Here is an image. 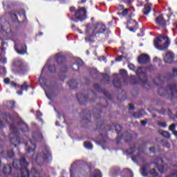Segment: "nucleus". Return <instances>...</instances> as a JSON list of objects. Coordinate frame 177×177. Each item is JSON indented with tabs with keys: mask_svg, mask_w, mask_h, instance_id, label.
I'll use <instances>...</instances> for the list:
<instances>
[{
	"mask_svg": "<svg viewBox=\"0 0 177 177\" xmlns=\"http://www.w3.org/2000/svg\"><path fill=\"white\" fill-rule=\"evenodd\" d=\"M151 12V7L149 5H145V8L143 9V13L144 15H149Z\"/></svg>",
	"mask_w": 177,
	"mask_h": 177,
	"instance_id": "ddd939ff",
	"label": "nucleus"
},
{
	"mask_svg": "<svg viewBox=\"0 0 177 177\" xmlns=\"http://www.w3.org/2000/svg\"><path fill=\"white\" fill-rule=\"evenodd\" d=\"M3 172L4 174H6L7 175H9L10 172H12V167L10 165H7L3 168Z\"/></svg>",
	"mask_w": 177,
	"mask_h": 177,
	"instance_id": "f8f14e48",
	"label": "nucleus"
},
{
	"mask_svg": "<svg viewBox=\"0 0 177 177\" xmlns=\"http://www.w3.org/2000/svg\"><path fill=\"white\" fill-rule=\"evenodd\" d=\"M129 110H133V104H129Z\"/></svg>",
	"mask_w": 177,
	"mask_h": 177,
	"instance_id": "58836bf2",
	"label": "nucleus"
},
{
	"mask_svg": "<svg viewBox=\"0 0 177 177\" xmlns=\"http://www.w3.org/2000/svg\"><path fill=\"white\" fill-rule=\"evenodd\" d=\"M162 91V89H160L158 91V93L161 95V96H165V94H162L160 92Z\"/></svg>",
	"mask_w": 177,
	"mask_h": 177,
	"instance_id": "ea45409f",
	"label": "nucleus"
},
{
	"mask_svg": "<svg viewBox=\"0 0 177 177\" xmlns=\"http://www.w3.org/2000/svg\"><path fill=\"white\" fill-rule=\"evenodd\" d=\"M73 84L74 85H76V84H77V82H75V80H71V81H70L69 85H70L71 87H73Z\"/></svg>",
	"mask_w": 177,
	"mask_h": 177,
	"instance_id": "a878e982",
	"label": "nucleus"
},
{
	"mask_svg": "<svg viewBox=\"0 0 177 177\" xmlns=\"http://www.w3.org/2000/svg\"><path fill=\"white\" fill-rule=\"evenodd\" d=\"M70 12H71V13H74V12H75V7H71L70 8Z\"/></svg>",
	"mask_w": 177,
	"mask_h": 177,
	"instance_id": "c9c22d12",
	"label": "nucleus"
},
{
	"mask_svg": "<svg viewBox=\"0 0 177 177\" xmlns=\"http://www.w3.org/2000/svg\"><path fill=\"white\" fill-rule=\"evenodd\" d=\"M138 63L140 64H145L150 62V57L147 54H142L138 57Z\"/></svg>",
	"mask_w": 177,
	"mask_h": 177,
	"instance_id": "423d86ee",
	"label": "nucleus"
},
{
	"mask_svg": "<svg viewBox=\"0 0 177 177\" xmlns=\"http://www.w3.org/2000/svg\"><path fill=\"white\" fill-rule=\"evenodd\" d=\"M106 30V26L103 24H97L93 29H92V25H88L86 29V41H93V37H96L97 34H102Z\"/></svg>",
	"mask_w": 177,
	"mask_h": 177,
	"instance_id": "f257e3e1",
	"label": "nucleus"
},
{
	"mask_svg": "<svg viewBox=\"0 0 177 177\" xmlns=\"http://www.w3.org/2000/svg\"><path fill=\"white\" fill-rule=\"evenodd\" d=\"M10 79L6 78L4 79V84H10Z\"/></svg>",
	"mask_w": 177,
	"mask_h": 177,
	"instance_id": "2f4dec72",
	"label": "nucleus"
},
{
	"mask_svg": "<svg viewBox=\"0 0 177 177\" xmlns=\"http://www.w3.org/2000/svg\"><path fill=\"white\" fill-rule=\"evenodd\" d=\"M104 78L105 80H109V75H107V74H105V75H104Z\"/></svg>",
	"mask_w": 177,
	"mask_h": 177,
	"instance_id": "79ce46f5",
	"label": "nucleus"
},
{
	"mask_svg": "<svg viewBox=\"0 0 177 177\" xmlns=\"http://www.w3.org/2000/svg\"><path fill=\"white\" fill-rule=\"evenodd\" d=\"M27 88H28V85H27V82H24V84L23 85H21V90L27 91Z\"/></svg>",
	"mask_w": 177,
	"mask_h": 177,
	"instance_id": "b1692460",
	"label": "nucleus"
},
{
	"mask_svg": "<svg viewBox=\"0 0 177 177\" xmlns=\"http://www.w3.org/2000/svg\"><path fill=\"white\" fill-rule=\"evenodd\" d=\"M129 68H130V70H135V65H133L132 64H129Z\"/></svg>",
	"mask_w": 177,
	"mask_h": 177,
	"instance_id": "bb28decb",
	"label": "nucleus"
},
{
	"mask_svg": "<svg viewBox=\"0 0 177 177\" xmlns=\"http://www.w3.org/2000/svg\"><path fill=\"white\" fill-rule=\"evenodd\" d=\"M35 150V145L32 144V142L29 141L27 142V151L28 153H31Z\"/></svg>",
	"mask_w": 177,
	"mask_h": 177,
	"instance_id": "9d476101",
	"label": "nucleus"
},
{
	"mask_svg": "<svg viewBox=\"0 0 177 177\" xmlns=\"http://www.w3.org/2000/svg\"><path fill=\"white\" fill-rule=\"evenodd\" d=\"M174 75H176V74H177V68H174Z\"/></svg>",
	"mask_w": 177,
	"mask_h": 177,
	"instance_id": "c03bdc74",
	"label": "nucleus"
},
{
	"mask_svg": "<svg viewBox=\"0 0 177 177\" xmlns=\"http://www.w3.org/2000/svg\"><path fill=\"white\" fill-rule=\"evenodd\" d=\"M1 160H0V167H1Z\"/></svg>",
	"mask_w": 177,
	"mask_h": 177,
	"instance_id": "4d7b16f0",
	"label": "nucleus"
},
{
	"mask_svg": "<svg viewBox=\"0 0 177 177\" xmlns=\"http://www.w3.org/2000/svg\"><path fill=\"white\" fill-rule=\"evenodd\" d=\"M75 16L77 17V19L80 20L85 19V17H86V10L85 8H80L77 10L75 13Z\"/></svg>",
	"mask_w": 177,
	"mask_h": 177,
	"instance_id": "7ed1b4c3",
	"label": "nucleus"
},
{
	"mask_svg": "<svg viewBox=\"0 0 177 177\" xmlns=\"http://www.w3.org/2000/svg\"><path fill=\"white\" fill-rule=\"evenodd\" d=\"M93 177H102V173L98 169H96L93 171Z\"/></svg>",
	"mask_w": 177,
	"mask_h": 177,
	"instance_id": "f3484780",
	"label": "nucleus"
},
{
	"mask_svg": "<svg viewBox=\"0 0 177 177\" xmlns=\"http://www.w3.org/2000/svg\"><path fill=\"white\" fill-rule=\"evenodd\" d=\"M121 60H122V56H121V55L118 56V57L115 59V61H116V62H121Z\"/></svg>",
	"mask_w": 177,
	"mask_h": 177,
	"instance_id": "7c9ffc66",
	"label": "nucleus"
},
{
	"mask_svg": "<svg viewBox=\"0 0 177 177\" xmlns=\"http://www.w3.org/2000/svg\"><path fill=\"white\" fill-rule=\"evenodd\" d=\"M37 115H42V113H41V111H37Z\"/></svg>",
	"mask_w": 177,
	"mask_h": 177,
	"instance_id": "49530a36",
	"label": "nucleus"
},
{
	"mask_svg": "<svg viewBox=\"0 0 177 177\" xmlns=\"http://www.w3.org/2000/svg\"><path fill=\"white\" fill-rule=\"evenodd\" d=\"M142 176H146V174L145 173V168L142 169Z\"/></svg>",
	"mask_w": 177,
	"mask_h": 177,
	"instance_id": "4c0bfd02",
	"label": "nucleus"
},
{
	"mask_svg": "<svg viewBox=\"0 0 177 177\" xmlns=\"http://www.w3.org/2000/svg\"><path fill=\"white\" fill-rule=\"evenodd\" d=\"M150 151H154V148L153 147H151L149 149Z\"/></svg>",
	"mask_w": 177,
	"mask_h": 177,
	"instance_id": "8fccbe9b",
	"label": "nucleus"
},
{
	"mask_svg": "<svg viewBox=\"0 0 177 177\" xmlns=\"http://www.w3.org/2000/svg\"><path fill=\"white\" fill-rule=\"evenodd\" d=\"M18 95H23L22 92H17Z\"/></svg>",
	"mask_w": 177,
	"mask_h": 177,
	"instance_id": "3c124183",
	"label": "nucleus"
},
{
	"mask_svg": "<svg viewBox=\"0 0 177 177\" xmlns=\"http://www.w3.org/2000/svg\"><path fill=\"white\" fill-rule=\"evenodd\" d=\"M156 23L160 24V26H165V24H167V21L162 15H160L156 18Z\"/></svg>",
	"mask_w": 177,
	"mask_h": 177,
	"instance_id": "1a4fd4ad",
	"label": "nucleus"
},
{
	"mask_svg": "<svg viewBox=\"0 0 177 177\" xmlns=\"http://www.w3.org/2000/svg\"><path fill=\"white\" fill-rule=\"evenodd\" d=\"M84 147L86 149H88V150H91V149H93V145L91 142H84Z\"/></svg>",
	"mask_w": 177,
	"mask_h": 177,
	"instance_id": "6ab92c4d",
	"label": "nucleus"
},
{
	"mask_svg": "<svg viewBox=\"0 0 177 177\" xmlns=\"http://www.w3.org/2000/svg\"><path fill=\"white\" fill-rule=\"evenodd\" d=\"M11 143L15 146H17V145H20V139L18 137H15L11 139Z\"/></svg>",
	"mask_w": 177,
	"mask_h": 177,
	"instance_id": "4468645a",
	"label": "nucleus"
},
{
	"mask_svg": "<svg viewBox=\"0 0 177 177\" xmlns=\"http://www.w3.org/2000/svg\"><path fill=\"white\" fill-rule=\"evenodd\" d=\"M174 136H177V131H173Z\"/></svg>",
	"mask_w": 177,
	"mask_h": 177,
	"instance_id": "09e8293b",
	"label": "nucleus"
},
{
	"mask_svg": "<svg viewBox=\"0 0 177 177\" xmlns=\"http://www.w3.org/2000/svg\"><path fill=\"white\" fill-rule=\"evenodd\" d=\"M42 139H44V137L42 136V134H39V136L37 137V140L39 142H41V140H42Z\"/></svg>",
	"mask_w": 177,
	"mask_h": 177,
	"instance_id": "cd10ccee",
	"label": "nucleus"
},
{
	"mask_svg": "<svg viewBox=\"0 0 177 177\" xmlns=\"http://www.w3.org/2000/svg\"><path fill=\"white\" fill-rule=\"evenodd\" d=\"M11 85H12V86H16V82H12Z\"/></svg>",
	"mask_w": 177,
	"mask_h": 177,
	"instance_id": "a18cd8bd",
	"label": "nucleus"
},
{
	"mask_svg": "<svg viewBox=\"0 0 177 177\" xmlns=\"http://www.w3.org/2000/svg\"><path fill=\"white\" fill-rule=\"evenodd\" d=\"M131 139H132V136L131 135H129L128 139H127V140H131Z\"/></svg>",
	"mask_w": 177,
	"mask_h": 177,
	"instance_id": "de8ad7c7",
	"label": "nucleus"
},
{
	"mask_svg": "<svg viewBox=\"0 0 177 177\" xmlns=\"http://www.w3.org/2000/svg\"><path fill=\"white\" fill-rule=\"evenodd\" d=\"M128 12H129V9L127 8L122 12V15H128Z\"/></svg>",
	"mask_w": 177,
	"mask_h": 177,
	"instance_id": "473e14b6",
	"label": "nucleus"
},
{
	"mask_svg": "<svg viewBox=\"0 0 177 177\" xmlns=\"http://www.w3.org/2000/svg\"><path fill=\"white\" fill-rule=\"evenodd\" d=\"M72 68H73L74 70H78V65L75 64H73Z\"/></svg>",
	"mask_w": 177,
	"mask_h": 177,
	"instance_id": "72a5a7b5",
	"label": "nucleus"
},
{
	"mask_svg": "<svg viewBox=\"0 0 177 177\" xmlns=\"http://www.w3.org/2000/svg\"><path fill=\"white\" fill-rule=\"evenodd\" d=\"M1 50L0 62H2V63H6V58L5 57V48H3V45L1 46Z\"/></svg>",
	"mask_w": 177,
	"mask_h": 177,
	"instance_id": "6e6552de",
	"label": "nucleus"
},
{
	"mask_svg": "<svg viewBox=\"0 0 177 177\" xmlns=\"http://www.w3.org/2000/svg\"><path fill=\"white\" fill-rule=\"evenodd\" d=\"M121 75H123L124 77H125V75H127V71H125L124 69H121L120 71Z\"/></svg>",
	"mask_w": 177,
	"mask_h": 177,
	"instance_id": "393cba45",
	"label": "nucleus"
},
{
	"mask_svg": "<svg viewBox=\"0 0 177 177\" xmlns=\"http://www.w3.org/2000/svg\"><path fill=\"white\" fill-rule=\"evenodd\" d=\"M131 82H136V77L135 76H132Z\"/></svg>",
	"mask_w": 177,
	"mask_h": 177,
	"instance_id": "e433bc0d",
	"label": "nucleus"
},
{
	"mask_svg": "<svg viewBox=\"0 0 177 177\" xmlns=\"http://www.w3.org/2000/svg\"><path fill=\"white\" fill-rule=\"evenodd\" d=\"M154 46L158 50H165L169 46V39L168 37L160 35L156 40L154 41Z\"/></svg>",
	"mask_w": 177,
	"mask_h": 177,
	"instance_id": "f03ea898",
	"label": "nucleus"
},
{
	"mask_svg": "<svg viewBox=\"0 0 177 177\" xmlns=\"http://www.w3.org/2000/svg\"><path fill=\"white\" fill-rule=\"evenodd\" d=\"M16 66H19V64H16Z\"/></svg>",
	"mask_w": 177,
	"mask_h": 177,
	"instance_id": "13d9d810",
	"label": "nucleus"
},
{
	"mask_svg": "<svg viewBox=\"0 0 177 177\" xmlns=\"http://www.w3.org/2000/svg\"><path fill=\"white\" fill-rule=\"evenodd\" d=\"M13 167H16V162H13Z\"/></svg>",
	"mask_w": 177,
	"mask_h": 177,
	"instance_id": "603ef678",
	"label": "nucleus"
},
{
	"mask_svg": "<svg viewBox=\"0 0 177 177\" xmlns=\"http://www.w3.org/2000/svg\"><path fill=\"white\" fill-rule=\"evenodd\" d=\"M159 133L160 135H162V136H164L165 138H171V134L168 131H160Z\"/></svg>",
	"mask_w": 177,
	"mask_h": 177,
	"instance_id": "dca6fc26",
	"label": "nucleus"
},
{
	"mask_svg": "<svg viewBox=\"0 0 177 177\" xmlns=\"http://www.w3.org/2000/svg\"><path fill=\"white\" fill-rule=\"evenodd\" d=\"M113 129H115L116 132H120L119 129H121V126L118 124H112V126L110 127V131H113Z\"/></svg>",
	"mask_w": 177,
	"mask_h": 177,
	"instance_id": "2eb2a0df",
	"label": "nucleus"
},
{
	"mask_svg": "<svg viewBox=\"0 0 177 177\" xmlns=\"http://www.w3.org/2000/svg\"><path fill=\"white\" fill-rule=\"evenodd\" d=\"M130 31H133V28H131V29H130Z\"/></svg>",
	"mask_w": 177,
	"mask_h": 177,
	"instance_id": "864d4df0",
	"label": "nucleus"
},
{
	"mask_svg": "<svg viewBox=\"0 0 177 177\" xmlns=\"http://www.w3.org/2000/svg\"><path fill=\"white\" fill-rule=\"evenodd\" d=\"M140 78H142V77H143V79H141V81H142V82H146V81H147V76L146 75V74L142 73L141 75H140Z\"/></svg>",
	"mask_w": 177,
	"mask_h": 177,
	"instance_id": "aec40b11",
	"label": "nucleus"
},
{
	"mask_svg": "<svg viewBox=\"0 0 177 177\" xmlns=\"http://www.w3.org/2000/svg\"><path fill=\"white\" fill-rule=\"evenodd\" d=\"M59 124V123L56 122V125Z\"/></svg>",
	"mask_w": 177,
	"mask_h": 177,
	"instance_id": "5fc2aeb1",
	"label": "nucleus"
},
{
	"mask_svg": "<svg viewBox=\"0 0 177 177\" xmlns=\"http://www.w3.org/2000/svg\"><path fill=\"white\" fill-rule=\"evenodd\" d=\"M15 50L17 52V53H19V55H26V53H27V46H23L21 50H19L16 48Z\"/></svg>",
	"mask_w": 177,
	"mask_h": 177,
	"instance_id": "9b49d317",
	"label": "nucleus"
},
{
	"mask_svg": "<svg viewBox=\"0 0 177 177\" xmlns=\"http://www.w3.org/2000/svg\"><path fill=\"white\" fill-rule=\"evenodd\" d=\"M49 70L50 71H51V73H53L55 71L56 68H55V66H50Z\"/></svg>",
	"mask_w": 177,
	"mask_h": 177,
	"instance_id": "c756f323",
	"label": "nucleus"
},
{
	"mask_svg": "<svg viewBox=\"0 0 177 177\" xmlns=\"http://www.w3.org/2000/svg\"><path fill=\"white\" fill-rule=\"evenodd\" d=\"M166 93L169 95L171 93V96H174V97H176L177 95V91L175 89V87H172L171 86H169L166 88Z\"/></svg>",
	"mask_w": 177,
	"mask_h": 177,
	"instance_id": "0eeeda50",
	"label": "nucleus"
},
{
	"mask_svg": "<svg viewBox=\"0 0 177 177\" xmlns=\"http://www.w3.org/2000/svg\"><path fill=\"white\" fill-rule=\"evenodd\" d=\"M50 156V153L49 152H47L46 154L44 155V158H49Z\"/></svg>",
	"mask_w": 177,
	"mask_h": 177,
	"instance_id": "c85d7f7f",
	"label": "nucleus"
},
{
	"mask_svg": "<svg viewBox=\"0 0 177 177\" xmlns=\"http://www.w3.org/2000/svg\"><path fill=\"white\" fill-rule=\"evenodd\" d=\"M175 55L172 52H167L164 57V61L165 63L171 64L174 62Z\"/></svg>",
	"mask_w": 177,
	"mask_h": 177,
	"instance_id": "39448f33",
	"label": "nucleus"
},
{
	"mask_svg": "<svg viewBox=\"0 0 177 177\" xmlns=\"http://www.w3.org/2000/svg\"><path fill=\"white\" fill-rule=\"evenodd\" d=\"M176 128V124H172L171 125L169 126V131H171L172 132H174Z\"/></svg>",
	"mask_w": 177,
	"mask_h": 177,
	"instance_id": "4be33fe9",
	"label": "nucleus"
},
{
	"mask_svg": "<svg viewBox=\"0 0 177 177\" xmlns=\"http://www.w3.org/2000/svg\"><path fill=\"white\" fill-rule=\"evenodd\" d=\"M8 156L10 158H13V157H15V152H13V151H9L8 152Z\"/></svg>",
	"mask_w": 177,
	"mask_h": 177,
	"instance_id": "5701e85b",
	"label": "nucleus"
},
{
	"mask_svg": "<svg viewBox=\"0 0 177 177\" xmlns=\"http://www.w3.org/2000/svg\"><path fill=\"white\" fill-rule=\"evenodd\" d=\"M167 177H177V171H176L175 173L168 176Z\"/></svg>",
	"mask_w": 177,
	"mask_h": 177,
	"instance_id": "f704fd0d",
	"label": "nucleus"
},
{
	"mask_svg": "<svg viewBox=\"0 0 177 177\" xmlns=\"http://www.w3.org/2000/svg\"><path fill=\"white\" fill-rule=\"evenodd\" d=\"M59 124V123L56 122V125Z\"/></svg>",
	"mask_w": 177,
	"mask_h": 177,
	"instance_id": "6e6d98bb",
	"label": "nucleus"
},
{
	"mask_svg": "<svg viewBox=\"0 0 177 177\" xmlns=\"http://www.w3.org/2000/svg\"><path fill=\"white\" fill-rule=\"evenodd\" d=\"M141 124H142V125H146L147 122L145 120H142Z\"/></svg>",
	"mask_w": 177,
	"mask_h": 177,
	"instance_id": "37998d69",
	"label": "nucleus"
},
{
	"mask_svg": "<svg viewBox=\"0 0 177 177\" xmlns=\"http://www.w3.org/2000/svg\"><path fill=\"white\" fill-rule=\"evenodd\" d=\"M158 124L159 125V127H162V128H167V127H168L167 122H160L158 123Z\"/></svg>",
	"mask_w": 177,
	"mask_h": 177,
	"instance_id": "412c9836",
	"label": "nucleus"
},
{
	"mask_svg": "<svg viewBox=\"0 0 177 177\" xmlns=\"http://www.w3.org/2000/svg\"><path fill=\"white\" fill-rule=\"evenodd\" d=\"M149 174L150 175H151V176H158V173L157 172V171H156V169H152L149 171Z\"/></svg>",
	"mask_w": 177,
	"mask_h": 177,
	"instance_id": "a211bd4d",
	"label": "nucleus"
},
{
	"mask_svg": "<svg viewBox=\"0 0 177 177\" xmlns=\"http://www.w3.org/2000/svg\"><path fill=\"white\" fill-rule=\"evenodd\" d=\"M142 68H138V69L137 70V73L139 74V73H140V71H142Z\"/></svg>",
	"mask_w": 177,
	"mask_h": 177,
	"instance_id": "a19ab883",
	"label": "nucleus"
},
{
	"mask_svg": "<svg viewBox=\"0 0 177 177\" xmlns=\"http://www.w3.org/2000/svg\"><path fill=\"white\" fill-rule=\"evenodd\" d=\"M3 70L5 71V68H3Z\"/></svg>",
	"mask_w": 177,
	"mask_h": 177,
	"instance_id": "bf43d9fd",
	"label": "nucleus"
},
{
	"mask_svg": "<svg viewBox=\"0 0 177 177\" xmlns=\"http://www.w3.org/2000/svg\"><path fill=\"white\" fill-rule=\"evenodd\" d=\"M157 168L159 172H165L168 169V165L165 164L162 159H159Z\"/></svg>",
	"mask_w": 177,
	"mask_h": 177,
	"instance_id": "20e7f679",
	"label": "nucleus"
}]
</instances>
